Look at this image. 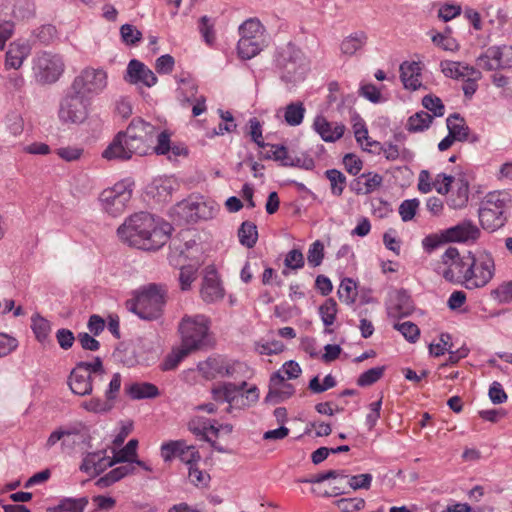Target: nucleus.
Here are the masks:
<instances>
[{
    "label": "nucleus",
    "instance_id": "54",
    "mask_svg": "<svg viewBox=\"0 0 512 512\" xmlns=\"http://www.w3.org/2000/svg\"><path fill=\"white\" fill-rule=\"evenodd\" d=\"M179 452L178 457L182 462L189 465V467L193 464H197V462L201 459L199 452L192 445H187L185 441H183V447Z\"/></svg>",
    "mask_w": 512,
    "mask_h": 512
},
{
    "label": "nucleus",
    "instance_id": "17",
    "mask_svg": "<svg viewBox=\"0 0 512 512\" xmlns=\"http://www.w3.org/2000/svg\"><path fill=\"white\" fill-rule=\"evenodd\" d=\"M124 79L130 84L142 83L147 87H152L157 83L154 72L137 59H132L128 63Z\"/></svg>",
    "mask_w": 512,
    "mask_h": 512
},
{
    "label": "nucleus",
    "instance_id": "63",
    "mask_svg": "<svg viewBox=\"0 0 512 512\" xmlns=\"http://www.w3.org/2000/svg\"><path fill=\"white\" fill-rule=\"evenodd\" d=\"M284 264L291 269H300L304 266V257L300 250L293 249L285 257Z\"/></svg>",
    "mask_w": 512,
    "mask_h": 512
},
{
    "label": "nucleus",
    "instance_id": "19",
    "mask_svg": "<svg viewBox=\"0 0 512 512\" xmlns=\"http://www.w3.org/2000/svg\"><path fill=\"white\" fill-rule=\"evenodd\" d=\"M313 128L325 142H335L339 140L345 132V126L343 124L329 122L321 115L314 119Z\"/></svg>",
    "mask_w": 512,
    "mask_h": 512
},
{
    "label": "nucleus",
    "instance_id": "48",
    "mask_svg": "<svg viewBox=\"0 0 512 512\" xmlns=\"http://www.w3.org/2000/svg\"><path fill=\"white\" fill-rule=\"evenodd\" d=\"M394 329L398 330L409 342H416L420 335V330L416 324L410 321L395 323Z\"/></svg>",
    "mask_w": 512,
    "mask_h": 512
},
{
    "label": "nucleus",
    "instance_id": "3",
    "mask_svg": "<svg viewBox=\"0 0 512 512\" xmlns=\"http://www.w3.org/2000/svg\"><path fill=\"white\" fill-rule=\"evenodd\" d=\"M164 304V288L151 283L137 290L134 298L126 302V308L141 319L154 320L160 317Z\"/></svg>",
    "mask_w": 512,
    "mask_h": 512
},
{
    "label": "nucleus",
    "instance_id": "49",
    "mask_svg": "<svg viewBox=\"0 0 512 512\" xmlns=\"http://www.w3.org/2000/svg\"><path fill=\"white\" fill-rule=\"evenodd\" d=\"M420 202L418 199L404 200L399 206V214L404 222L412 220L419 208Z\"/></svg>",
    "mask_w": 512,
    "mask_h": 512
},
{
    "label": "nucleus",
    "instance_id": "9",
    "mask_svg": "<svg viewBox=\"0 0 512 512\" xmlns=\"http://www.w3.org/2000/svg\"><path fill=\"white\" fill-rule=\"evenodd\" d=\"M65 69L62 56L50 52L37 54L34 60V76L41 85L53 84L59 80Z\"/></svg>",
    "mask_w": 512,
    "mask_h": 512
},
{
    "label": "nucleus",
    "instance_id": "23",
    "mask_svg": "<svg viewBox=\"0 0 512 512\" xmlns=\"http://www.w3.org/2000/svg\"><path fill=\"white\" fill-rule=\"evenodd\" d=\"M400 78L406 89L415 91L422 87L419 62H403L400 65Z\"/></svg>",
    "mask_w": 512,
    "mask_h": 512
},
{
    "label": "nucleus",
    "instance_id": "16",
    "mask_svg": "<svg viewBox=\"0 0 512 512\" xmlns=\"http://www.w3.org/2000/svg\"><path fill=\"white\" fill-rule=\"evenodd\" d=\"M115 464L114 457L110 458L107 456L106 449H102L95 452H87L82 459L79 469L84 473L97 476Z\"/></svg>",
    "mask_w": 512,
    "mask_h": 512
},
{
    "label": "nucleus",
    "instance_id": "29",
    "mask_svg": "<svg viewBox=\"0 0 512 512\" xmlns=\"http://www.w3.org/2000/svg\"><path fill=\"white\" fill-rule=\"evenodd\" d=\"M413 309L408 293L405 290H399L396 293L395 305L389 309V314L393 317H404L411 314Z\"/></svg>",
    "mask_w": 512,
    "mask_h": 512
},
{
    "label": "nucleus",
    "instance_id": "34",
    "mask_svg": "<svg viewBox=\"0 0 512 512\" xmlns=\"http://www.w3.org/2000/svg\"><path fill=\"white\" fill-rule=\"evenodd\" d=\"M36 7L33 0H15L12 16L18 20H28L35 16Z\"/></svg>",
    "mask_w": 512,
    "mask_h": 512
},
{
    "label": "nucleus",
    "instance_id": "5",
    "mask_svg": "<svg viewBox=\"0 0 512 512\" xmlns=\"http://www.w3.org/2000/svg\"><path fill=\"white\" fill-rule=\"evenodd\" d=\"M209 320L205 315H185L179 323L181 347L189 352L201 350L209 343Z\"/></svg>",
    "mask_w": 512,
    "mask_h": 512
},
{
    "label": "nucleus",
    "instance_id": "45",
    "mask_svg": "<svg viewBox=\"0 0 512 512\" xmlns=\"http://www.w3.org/2000/svg\"><path fill=\"white\" fill-rule=\"evenodd\" d=\"M248 386L246 381H242L239 384H235L232 382H225L224 383V402H227L229 406L227 407L226 411L231 412V405L233 404L235 397L244 390Z\"/></svg>",
    "mask_w": 512,
    "mask_h": 512
},
{
    "label": "nucleus",
    "instance_id": "36",
    "mask_svg": "<svg viewBox=\"0 0 512 512\" xmlns=\"http://www.w3.org/2000/svg\"><path fill=\"white\" fill-rule=\"evenodd\" d=\"M433 121V117L425 111H420L409 117L407 130L410 132H421L428 129Z\"/></svg>",
    "mask_w": 512,
    "mask_h": 512
},
{
    "label": "nucleus",
    "instance_id": "41",
    "mask_svg": "<svg viewBox=\"0 0 512 512\" xmlns=\"http://www.w3.org/2000/svg\"><path fill=\"white\" fill-rule=\"evenodd\" d=\"M325 176L330 181L332 194L340 196L343 193L346 184L345 175L337 169H329L325 172Z\"/></svg>",
    "mask_w": 512,
    "mask_h": 512
},
{
    "label": "nucleus",
    "instance_id": "57",
    "mask_svg": "<svg viewBox=\"0 0 512 512\" xmlns=\"http://www.w3.org/2000/svg\"><path fill=\"white\" fill-rule=\"evenodd\" d=\"M199 30L205 42L211 45L215 40V33L213 29V23H211V19L208 16H202L200 18Z\"/></svg>",
    "mask_w": 512,
    "mask_h": 512
},
{
    "label": "nucleus",
    "instance_id": "61",
    "mask_svg": "<svg viewBox=\"0 0 512 512\" xmlns=\"http://www.w3.org/2000/svg\"><path fill=\"white\" fill-rule=\"evenodd\" d=\"M453 181V176L441 173L436 176L433 186L439 194L445 195L449 192Z\"/></svg>",
    "mask_w": 512,
    "mask_h": 512
},
{
    "label": "nucleus",
    "instance_id": "43",
    "mask_svg": "<svg viewBox=\"0 0 512 512\" xmlns=\"http://www.w3.org/2000/svg\"><path fill=\"white\" fill-rule=\"evenodd\" d=\"M271 147V155H264V159H273L279 161L282 166L290 167L293 164V156L288 153L284 145L269 144Z\"/></svg>",
    "mask_w": 512,
    "mask_h": 512
},
{
    "label": "nucleus",
    "instance_id": "30",
    "mask_svg": "<svg viewBox=\"0 0 512 512\" xmlns=\"http://www.w3.org/2000/svg\"><path fill=\"white\" fill-rule=\"evenodd\" d=\"M126 392L132 399L155 398L159 395L158 388L148 382L133 383L126 388Z\"/></svg>",
    "mask_w": 512,
    "mask_h": 512
},
{
    "label": "nucleus",
    "instance_id": "44",
    "mask_svg": "<svg viewBox=\"0 0 512 512\" xmlns=\"http://www.w3.org/2000/svg\"><path fill=\"white\" fill-rule=\"evenodd\" d=\"M137 446L138 441L136 439L129 440L128 443L113 456L116 464L132 462L136 456Z\"/></svg>",
    "mask_w": 512,
    "mask_h": 512
},
{
    "label": "nucleus",
    "instance_id": "27",
    "mask_svg": "<svg viewBox=\"0 0 512 512\" xmlns=\"http://www.w3.org/2000/svg\"><path fill=\"white\" fill-rule=\"evenodd\" d=\"M224 360L222 357H209L205 361L198 363V371L207 380L220 377Z\"/></svg>",
    "mask_w": 512,
    "mask_h": 512
},
{
    "label": "nucleus",
    "instance_id": "14",
    "mask_svg": "<svg viewBox=\"0 0 512 512\" xmlns=\"http://www.w3.org/2000/svg\"><path fill=\"white\" fill-rule=\"evenodd\" d=\"M480 228L470 219H464L456 225L445 229L449 243L474 244L481 236Z\"/></svg>",
    "mask_w": 512,
    "mask_h": 512
},
{
    "label": "nucleus",
    "instance_id": "12",
    "mask_svg": "<svg viewBox=\"0 0 512 512\" xmlns=\"http://www.w3.org/2000/svg\"><path fill=\"white\" fill-rule=\"evenodd\" d=\"M495 272L494 259L491 254L482 252L474 256L472 273L466 279V288L474 289L487 285L493 278Z\"/></svg>",
    "mask_w": 512,
    "mask_h": 512
},
{
    "label": "nucleus",
    "instance_id": "24",
    "mask_svg": "<svg viewBox=\"0 0 512 512\" xmlns=\"http://www.w3.org/2000/svg\"><path fill=\"white\" fill-rule=\"evenodd\" d=\"M478 214L482 227L491 231L502 227L506 221L504 211L492 208L489 204H483Z\"/></svg>",
    "mask_w": 512,
    "mask_h": 512
},
{
    "label": "nucleus",
    "instance_id": "64",
    "mask_svg": "<svg viewBox=\"0 0 512 512\" xmlns=\"http://www.w3.org/2000/svg\"><path fill=\"white\" fill-rule=\"evenodd\" d=\"M343 164L345 166L346 171L356 176L362 169V161L354 154H346L343 158Z\"/></svg>",
    "mask_w": 512,
    "mask_h": 512
},
{
    "label": "nucleus",
    "instance_id": "13",
    "mask_svg": "<svg viewBox=\"0 0 512 512\" xmlns=\"http://www.w3.org/2000/svg\"><path fill=\"white\" fill-rule=\"evenodd\" d=\"M131 196L132 191L123 183H118L112 188L105 189L100 195V201L103 209L111 216L116 217L123 213Z\"/></svg>",
    "mask_w": 512,
    "mask_h": 512
},
{
    "label": "nucleus",
    "instance_id": "58",
    "mask_svg": "<svg viewBox=\"0 0 512 512\" xmlns=\"http://www.w3.org/2000/svg\"><path fill=\"white\" fill-rule=\"evenodd\" d=\"M337 506L343 512L360 511L364 508L365 501L362 498L340 499Z\"/></svg>",
    "mask_w": 512,
    "mask_h": 512
},
{
    "label": "nucleus",
    "instance_id": "39",
    "mask_svg": "<svg viewBox=\"0 0 512 512\" xmlns=\"http://www.w3.org/2000/svg\"><path fill=\"white\" fill-rule=\"evenodd\" d=\"M337 293L340 301L347 305L353 304L357 296L356 283L351 278H344Z\"/></svg>",
    "mask_w": 512,
    "mask_h": 512
},
{
    "label": "nucleus",
    "instance_id": "51",
    "mask_svg": "<svg viewBox=\"0 0 512 512\" xmlns=\"http://www.w3.org/2000/svg\"><path fill=\"white\" fill-rule=\"evenodd\" d=\"M120 35L127 45H135L142 38V33L131 24H124L120 28Z\"/></svg>",
    "mask_w": 512,
    "mask_h": 512
},
{
    "label": "nucleus",
    "instance_id": "28",
    "mask_svg": "<svg viewBox=\"0 0 512 512\" xmlns=\"http://www.w3.org/2000/svg\"><path fill=\"white\" fill-rule=\"evenodd\" d=\"M28 48L24 44L11 43L6 53L5 64L9 68L19 69L28 56Z\"/></svg>",
    "mask_w": 512,
    "mask_h": 512
},
{
    "label": "nucleus",
    "instance_id": "1",
    "mask_svg": "<svg viewBox=\"0 0 512 512\" xmlns=\"http://www.w3.org/2000/svg\"><path fill=\"white\" fill-rule=\"evenodd\" d=\"M172 227L147 212L135 213L117 229L120 240L142 250H157L169 239Z\"/></svg>",
    "mask_w": 512,
    "mask_h": 512
},
{
    "label": "nucleus",
    "instance_id": "55",
    "mask_svg": "<svg viewBox=\"0 0 512 512\" xmlns=\"http://www.w3.org/2000/svg\"><path fill=\"white\" fill-rule=\"evenodd\" d=\"M451 336L448 333H442L440 335V343L437 344H430L429 345V352L431 355L435 357H439L445 353V351L451 349L452 343Z\"/></svg>",
    "mask_w": 512,
    "mask_h": 512
},
{
    "label": "nucleus",
    "instance_id": "8",
    "mask_svg": "<svg viewBox=\"0 0 512 512\" xmlns=\"http://www.w3.org/2000/svg\"><path fill=\"white\" fill-rule=\"evenodd\" d=\"M443 264L448 268L444 271L443 276L446 280L457 283H464L471 276L474 264V255L460 257L459 251L455 247H449L442 255Z\"/></svg>",
    "mask_w": 512,
    "mask_h": 512
},
{
    "label": "nucleus",
    "instance_id": "40",
    "mask_svg": "<svg viewBox=\"0 0 512 512\" xmlns=\"http://www.w3.org/2000/svg\"><path fill=\"white\" fill-rule=\"evenodd\" d=\"M319 314L326 327L333 325L337 315V303L333 298H328L319 307Z\"/></svg>",
    "mask_w": 512,
    "mask_h": 512
},
{
    "label": "nucleus",
    "instance_id": "46",
    "mask_svg": "<svg viewBox=\"0 0 512 512\" xmlns=\"http://www.w3.org/2000/svg\"><path fill=\"white\" fill-rule=\"evenodd\" d=\"M384 370V366H379L363 372L357 379V385L366 387L374 384L383 376Z\"/></svg>",
    "mask_w": 512,
    "mask_h": 512
},
{
    "label": "nucleus",
    "instance_id": "11",
    "mask_svg": "<svg viewBox=\"0 0 512 512\" xmlns=\"http://www.w3.org/2000/svg\"><path fill=\"white\" fill-rule=\"evenodd\" d=\"M281 69V79L286 83H296L304 79L308 66L300 51L288 47L277 60Z\"/></svg>",
    "mask_w": 512,
    "mask_h": 512
},
{
    "label": "nucleus",
    "instance_id": "31",
    "mask_svg": "<svg viewBox=\"0 0 512 512\" xmlns=\"http://www.w3.org/2000/svg\"><path fill=\"white\" fill-rule=\"evenodd\" d=\"M259 400V390L257 386L253 385L249 388H245L239 394L237 397H235V400L233 404L231 405V410L233 408L236 409H245L249 408L253 405H255Z\"/></svg>",
    "mask_w": 512,
    "mask_h": 512
},
{
    "label": "nucleus",
    "instance_id": "56",
    "mask_svg": "<svg viewBox=\"0 0 512 512\" xmlns=\"http://www.w3.org/2000/svg\"><path fill=\"white\" fill-rule=\"evenodd\" d=\"M183 447V441H170L168 443H164L161 446V456L164 461H170L174 457H178L180 450Z\"/></svg>",
    "mask_w": 512,
    "mask_h": 512
},
{
    "label": "nucleus",
    "instance_id": "59",
    "mask_svg": "<svg viewBox=\"0 0 512 512\" xmlns=\"http://www.w3.org/2000/svg\"><path fill=\"white\" fill-rule=\"evenodd\" d=\"M56 32L55 26L47 24L39 27L34 35L41 43L49 44L55 39Z\"/></svg>",
    "mask_w": 512,
    "mask_h": 512
},
{
    "label": "nucleus",
    "instance_id": "38",
    "mask_svg": "<svg viewBox=\"0 0 512 512\" xmlns=\"http://www.w3.org/2000/svg\"><path fill=\"white\" fill-rule=\"evenodd\" d=\"M469 186L467 182H461L457 190L453 191L448 198V205L453 209H461L468 202Z\"/></svg>",
    "mask_w": 512,
    "mask_h": 512
},
{
    "label": "nucleus",
    "instance_id": "33",
    "mask_svg": "<svg viewBox=\"0 0 512 512\" xmlns=\"http://www.w3.org/2000/svg\"><path fill=\"white\" fill-rule=\"evenodd\" d=\"M238 237L242 245L247 248L254 247L258 239L257 226L250 221L243 222L238 230Z\"/></svg>",
    "mask_w": 512,
    "mask_h": 512
},
{
    "label": "nucleus",
    "instance_id": "53",
    "mask_svg": "<svg viewBox=\"0 0 512 512\" xmlns=\"http://www.w3.org/2000/svg\"><path fill=\"white\" fill-rule=\"evenodd\" d=\"M323 258L324 245L321 241L317 240L311 244L308 250L307 260L312 267H317L322 263Z\"/></svg>",
    "mask_w": 512,
    "mask_h": 512
},
{
    "label": "nucleus",
    "instance_id": "35",
    "mask_svg": "<svg viewBox=\"0 0 512 512\" xmlns=\"http://www.w3.org/2000/svg\"><path fill=\"white\" fill-rule=\"evenodd\" d=\"M305 107L302 102H292L288 104L285 108L284 118L288 125L290 126H298L302 123Z\"/></svg>",
    "mask_w": 512,
    "mask_h": 512
},
{
    "label": "nucleus",
    "instance_id": "62",
    "mask_svg": "<svg viewBox=\"0 0 512 512\" xmlns=\"http://www.w3.org/2000/svg\"><path fill=\"white\" fill-rule=\"evenodd\" d=\"M196 278V269L193 266H184L179 273V282L182 290H188Z\"/></svg>",
    "mask_w": 512,
    "mask_h": 512
},
{
    "label": "nucleus",
    "instance_id": "50",
    "mask_svg": "<svg viewBox=\"0 0 512 512\" xmlns=\"http://www.w3.org/2000/svg\"><path fill=\"white\" fill-rule=\"evenodd\" d=\"M449 243L445 236V230L440 233L430 234L422 240V246L426 252H432L443 244Z\"/></svg>",
    "mask_w": 512,
    "mask_h": 512
},
{
    "label": "nucleus",
    "instance_id": "10",
    "mask_svg": "<svg viewBox=\"0 0 512 512\" xmlns=\"http://www.w3.org/2000/svg\"><path fill=\"white\" fill-rule=\"evenodd\" d=\"M172 216L179 224L196 222L213 216V208L209 207L202 198L190 197L177 203L172 210Z\"/></svg>",
    "mask_w": 512,
    "mask_h": 512
},
{
    "label": "nucleus",
    "instance_id": "22",
    "mask_svg": "<svg viewBox=\"0 0 512 512\" xmlns=\"http://www.w3.org/2000/svg\"><path fill=\"white\" fill-rule=\"evenodd\" d=\"M285 378L281 371L274 372L270 377L269 392L265 398L266 402H272L275 398L281 400L289 398L294 394L292 384L284 382Z\"/></svg>",
    "mask_w": 512,
    "mask_h": 512
},
{
    "label": "nucleus",
    "instance_id": "7",
    "mask_svg": "<svg viewBox=\"0 0 512 512\" xmlns=\"http://www.w3.org/2000/svg\"><path fill=\"white\" fill-rule=\"evenodd\" d=\"M107 84L108 75L105 70L86 67L73 79L69 87L91 100V97L101 94Z\"/></svg>",
    "mask_w": 512,
    "mask_h": 512
},
{
    "label": "nucleus",
    "instance_id": "18",
    "mask_svg": "<svg viewBox=\"0 0 512 512\" xmlns=\"http://www.w3.org/2000/svg\"><path fill=\"white\" fill-rule=\"evenodd\" d=\"M201 297L205 302L211 303L220 300L224 296L219 277L214 268H207L201 286Z\"/></svg>",
    "mask_w": 512,
    "mask_h": 512
},
{
    "label": "nucleus",
    "instance_id": "15",
    "mask_svg": "<svg viewBox=\"0 0 512 512\" xmlns=\"http://www.w3.org/2000/svg\"><path fill=\"white\" fill-rule=\"evenodd\" d=\"M64 432H69V435H65L61 442V451L63 453L71 454L81 444L87 447L91 446L92 437L90 430L84 423L78 422L66 426L64 427Z\"/></svg>",
    "mask_w": 512,
    "mask_h": 512
},
{
    "label": "nucleus",
    "instance_id": "26",
    "mask_svg": "<svg viewBox=\"0 0 512 512\" xmlns=\"http://www.w3.org/2000/svg\"><path fill=\"white\" fill-rule=\"evenodd\" d=\"M446 123L449 134L456 141L463 142L468 140L469 127L465 124L464 119L458 113L451 114L447 118Z\"/></svg>",
    "mask_w": 512,
    "mask_h": 512
},
{
    "label": "nucleus",
    "instance_id": "2",
    "mask_svg": "<svg viewBox=\"0 0 512 512\" xmlns=\"http://www.w3.org/2000/svg\"><path fill=\"white\" fill-rule=\"evenodd\" d=\"M156 127L140 117L133 118L125 130L119 131L102 152L108 161H126L133 155H145L151 148Z\"/></svg>",
    "mask_w": 512,
    "mask_h": 512
},
{
    "label": "nucleus",
    "instance_id": "20",
    "mask_svg": "<svg viewBox=\"0 0 512 512\" xmlns=\"http://www.w3.org/2000/svg\"><path fill=\"white\" fill-rule=\"evenodd\" d=\"M383 177L374 172L363 173L351 181L349 187L357 195H367L381 187Z\"/></svg>",
    "mask_w": 512,
    "mask_h": 512
},
{
    "label": "nucleus",
    "instance_id": "6",
    "mask_svg": "<svg viewBox=\"0 0 512 512\" xmlns=\"http://www.w3.org/2000/svg\"><path fill=\"white\" fill-rule=\"evenodd\" d=\"M91 101L70 87L59 101L57 117L63 125H80L89 117Z\"/></svg>",
    "mask_w": 512,
    "mask_h": 512
},
{
    "label": "nucleus",
    "instance_id": "42",
    "mask_svg": "<svg viewBox=\"0 0 512 512\" xmlns=\"http://www.w3.org/2000/svg\"><path fill=\"white\" fill-rule=\"evenodd\" d=\"M32 330L39 342L45 343L49 340L51 325L45 318L40 316L32 318Z\"/></svg>",
    "mask_w": 512,
    "mask_h": 512
},
{
    "label": "nucleus",
    "instance_id": "21",
    "mask_svg": "<svg viewBox=\"0 0 512 512\" xmlns=\"http://www.w3.org/2000/svg\"><path fill=\"white\" fill-rule=\"evenodd\" d=\"M442 73L452 79L465 80L468 76L482 77V73L464 62L444 60L440 63Z\"/></svg>",
    "mask_w": 512,
    "mask_h": 512
},
{
    "label": "nucleus",
    "instance_id": "32",
    "mask_svg": "<svg viewBox=\"0 0 512 512\" xmlns=\"http://www.w3.org/2000/svg\"><path fill=\"white\" fill-rule=\"evenodd\" d=\"M263 45L264 39H239L238 54L242 59H251L262 50Z\"/></svg>",
    "mask_w": 512,
    "mask_h": 512
},
{
    "label": "nucleus",
    "instance_id": "25",
    "mask_svg": "<svg viewBox=\"0 0 512 512\" xmlns=\"http://www.w3.org/2000/svg\"><path fill=\"white\" fill-rule=\"evenodd\" d=\"M367 35L364 31H357L345 37L340 45L342 54L353 56L367 43Z\"/></svg>",
    "mask_w": 512,
    "mask_h": 512
},
{
    "label": "nucleus",
    "instance_id": "37",
    "mask_svg": "<svg viewBox=\"0 0 512 512\" xmlns=\"http://www.w3.org/2000/svg\"><path fill=\"white\" fill-rule=\"evenodd\" d=\"M240 39H264L263 26L257 19H248L239 27Z\"/></svg>",
    "mask_w": 512,
    "mask_h": 512
},
{
    "label": "nucleus",
    "instance_id": "47",
    "mask_svg": "<svg viewBox=\"0 0 512 512\" xmlns=\"http://www.w3.org/2000/svg\"><path fill=\"white\" fill-rule=\"evenodd\" d=\"M88 504L86 497L80 498H63L60 500V508L62 512H83Z\"/></svg>",
    "mask_w": 512,
    "mask_h": 512
},
{
    "label": "nucleus",
    "instance_id": "4",
    "mask_svg": "<svg viewBox=\"0 0 512 512\" xmlns=\"http://www.w3.org/2000/svg\"><path fill=\"white\" fill-rule=\"evenodd\" d=\"M105 370L102 360L96 357L93 362H79L71 371L68 384L73 393L89 395L94 385L104 381Z\"/></svg>",
    "mask_w": 512,
    "mask_h": 512
},
{
    "label": "nucleus",
    "instance_id": "52",
    "mask_svg": "<svg viewBox=\"0 0 512 512\" xmlns=\"http://www.w3.org/2000/svg\"><path fill=\"white\" fill-rule=\"evenodd\" d=\"M422 105L428 111H431L434 116L441 117L444 115L445 107L442 103V100L433 95H426L422 99Z\"/></svg>",
    "mask_w": 512,
    "mask_h": 512
},
{
    "label": "nucleus",
    "instance_id": "60",
    "mask_svg": "<svg viewBox=\"0 0 512 512\" xmlns=\"http://www.w3.org/2000/svg\"><path fill=\"white\" fill-rule=\"evenodd\" d=\"M372 475L369 473L354 475L349 478L348 484L353 490L369 489L372 482Z\"/></svg>",
    "mask_w": 512,
    "mask_h": 512
}]
</instances>
